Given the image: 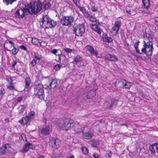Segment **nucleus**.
<instances>
[{
	"label": "nucleus",
	"instance_id": "f257e3e1",
	"mask_svg": "<svg viewBox=\"0 0 158 158\" xmlns=\"http://www.w3.org/2000/svg\"><path fill=\"white\" fill-rule=\"evenodd\" d=\"M32 4L34 10L33 11H31L30 12L31 13L35 12V14L40 11L43 6L45 9H49L51 6V3L48 2L46 3V0H35Z\"/></svg>",
	"mask_w": 158,
	"mask_h": 158
},
{
	"label": "nucleus",
	"instance_id": "f03ea898",
	"mask_svg": "<svg viewBox=\"0 0 158 158\" xmlns=\"http://www.w3.org/2000/svg\"><path fill=\"white\" fill-rule=\"evenodd\" d=\"M34 9L33 8V4L31 3L26 6L25 8H20L18 9L15 13V16L18 18H23L27 15V13L29 14H35V12L31 13V11H34Z\"/></svg>",
	"mask_w": 158,
	"mask_h": 158
},
{
	"label": "nucleus",
	"instance_id": "7ed1b4c3",
	"mask_svg": "<svg viewBox=\"0 0 158 158\" xmlns=\"http://www.w3.org/2000/svg\"><path fill=\"white\" fill-rule=\"evenodd\" d=\"M74 125L73 121L69 118H64L59 120V126L63 130L66 131L73 128Z\"/></svg>",
	"mask_w": 158,
	"mask_h": 158
},
{
	"label": "nucleus",
	"instance_id": "20e7f679",
	"mask_svg": "<svg viewBox=\"0 0 158 158\" xmlns=\"http://www.w3.org/2000/svg\"><path fill=\"white\" fill-rule=\"evenodd\" d=\"M41 22L43 24L44 23L46 29L53 28L57 24L56 21L48 17L47 15H44L43 16Z\"/></svg>",
	"mask_w": 158,
	"mask_h": 158
},
{
	"label": "nucleus",
	"instance_id": "39448f33",
	"mask_svg": "<svg viewBox=\"0 0 158 158\" xmlns=\"http://www.w3.org/2000/svg\"><path fill=\"white\" fill-rule=\"evenodd\" d=\"M44 88L43 85L40 83L35 84L34 86L35 94L41 100L44 99L45 97Z\"/></svg>",
	"mask_w": 158,
	"mask_h": 158
},
{
	"label": "nucleus",
	"instance_id": "423d86ee",
	"mask_svg": "<svg viewBox=\"0 0 158 158\" xmlns=\"http://www.w3.org/2000/svg\"><path fill=\"white\" fill-rule=\"evenodd\" d=\"M35 116V113L34 111L30 112L27 116L23 117L18 122L23 125H29L31 120L33 119Z\"/></svg>",
	"mask_w": 158,
	"mask_h": 158
},
{
	"label": "nucleus",
	"instance_id": "0eeeda50",
	"mask_svg": "<svg viewBox=\"0 0 158 158\" xmlns=\"http://www.w3.org/2000/svg\"><path fill=\"white\" fill-rule=\"evenodd\" d=\"M114 84L115 86L119 89L125 88L129 89L131 87V83L123 79L115 81Z\"/></svg>",
	"mask_w": 158,
	"mask_h": 158
},
{
	"label": "nucleus",
	"instance_id": "6e6552de",
	"mask_svg": "<svg viewBox=\"0 0 158 158\" xmlns=\"http://www.w3.org/2000/svg\"><path fill=\"white\" fill-rule=\"evenodd\" d=\"M74 20V18L72 16H64L60 19V23L63 26L70 27Z\"/></svg>",
	"mask_w": 158,
	"mask_h": 158
},
{
	"label": "nucleus",
	"instance_id": "1a4fd4ad",
	"mask_svg": "<svg viewBox=\"0 0 158 158\" xmlns=\"http://www.w3.org/2000/svg\"><path fill=\"white\" fill-rule=\"evenodd\" d=\"M85 31L84 24L83 23L79 25L76 28H74L73 29L74 33L76 35L81 36Z\"/></svg>",
	"mask_w": 158,
	"mask_h": 158
},
{
	"label": "nucleus",
	"instance_id": "9d476101",
	"mask_svg": "<svg viewBox=\"0 0 158 158\" xmlns=\"http://www.w3.org/2000/svg\"><path fill=\"white\" fill-rule=\"evenodd\" d=\"M61 143V142L60 140L53 138H50L49 141V144L50 146L56 149L60 147Z\"/></svg>",
	"mask_w": 158,
	"mask_h": 158
},
{
	"label": "nucleus",
	"instance_id": "9b49d317",
	"mask_svg": "<svg viewBox=\"0 0 158 158\" xmlns=\"http://www.w3.org/2000/svg\"><path fill=\"white\" fill-rule=\"evenodd\" d=\"M143 42L144 43L143 45V48L142 49L141 52L143 54H146L147 56H152L153 49L150 48L147 49L146 42L145 41H143Z\"/></svg>",
	"mask_w": 158,
	"mask_h": 158
},
{
	"label": "nucleus",
	"instance_id": "f8f14e48",
	"mask_svg": "<svg viewBox=\"0 0 158 158\" xmlns=\"http://www.w3.org/2000/svg\"><path fill=\"white\" fill-rule=\"evenodd\" d=\"M57 82L56 79H53L48 81L45 85L46 86V88L50 89L51 88H54L57 85Z\"/></svg>",
	"mask_w": 158,
	"mask_h": 158
},
{
	"label": "nucleus",
	"instance_id": "ddd939ff",
	"mask_svg": "<svg viewBox=\"0 0 158 158\" xmlns=\"http://www.w3.org/2000/svg\"><path fill=\"white\" fill-rule=\"evenodd\" d=\"M14 43L11 41L7 40L4 44L5 49L8 51H11L12 48H14Z\"/></svg>",
	"mask_w": 158,
	"mask_h": 158
},
{
	"label": "nucleus",
	"instance_id": "4468645a",
	"mask_svg": "<svg viewBox=\"0 0 158 158\" xmlns=\"http://www.w3.org/2000/svg\"><path fill=\"white\" fill-rule=\"evenodd\" d=\"M87 51H88L92 56H97L98 55V52L95 50L91 46L88 45L86 47Z\"/></svg>",
	"mask_w": 158,
	"mask_h": 158
},
{
	"label": "nucleus",
	"instance_id": "2eb2a0df",
	"mask_svg": "<svg viewBox=\"0 0 158 158\" xmlns=\"http://www.w3.org/2000/svg\"><path fill=\"white\" fill-rule=\"evenodd\" d=\"M105 58L107 60L111 61H115L118 60V58L114 55L109 54L106 55Z\"/></svg>",
	"mask_w": 158,
	"mask_h": 158
},
{
	"label": "nucleus",
	"instance_id": "dca6fc26",
	"mask_svg": "<svg viewBox=\"0 0 158 158\" xmlns=\"http://www.w3.org/2000/svg\"><path fill=\"white\" fill-rule=\"evenodd\" d=\"M117 104V101L115 99H112L111 103L109 105V107H108V108L111 109H113L116 107V106Z\"/></svg>",
	"mask_w": 158,
	"mask_h": 158
},
{
	"label": "nucleus",
	"instance_id": "f3484780",
	"mask_svg": "<svg viewBox=\"0 0 158 158\" xmlns=\"http://www.w3.org/2000/svg\"><path fill=\"white\" fill-rule=\"evenodd\" d=\"M102 38L104 41L108 43H111L113 41L112 39L110 37L108 36L107 34L103 35Z\"/></svg>",
	"mask_w": 158,
	"mask_h": 158
},
{
	"label": "nucleus",
	"instance_id": "a211bd4d",
	"mask_svg": "<svg viewBox=\"0 0 158 158\" xmlns=\"http://www.w3.org/2000/svg\"><path fill=\"white\" fill-rule=\"evenodd\" d=\"M92 28L94 30L97 32L99 35L101 34L102 30L98 26L95 24H92Z\"/></svg>",
	"mask_w": 158,
	"mask_h": 158
},
{
	"label": "nucleus",
	"instance_id": "6ab92c4d",
	"mask_svg": "<svg viewBox=\"0 0 158 158\" xmlns=\"http://www.w3.org/2000/svg\"><path fill=\"white\" fill-rule=\"evenodd\" d=\"M50 128L46 126L45 128L43 129L41 131V133L43 135H47L50 133Z\"/></svg>",
	"mask_w": 158,
	"mask_h": 158
},
{
	"label": "nucleus",
	"instance_id": "aec40b11",
	"mask_svg": "<svg viewBox=\"0 0 158 158\" xmlns=\"http://www.w3.org/2000/svg\"><path fill=\"white\" fill-rule=\"evenodd\" d=\"M142 2L144 7L148 9L150 6V0H142Z\"/></svg>",
	"mask_w": 158,
	"mask_h": 158
},
{
	"label": "nucleus",
	"instance_id": "412c9836",
	"mask_svg": "<svg viewBox=\"0 0 158 158\" xmlns=\"http://www.w3.org/2000/svg\"><path fill=\"white\" fill-rule=\"evenodd\" d=\"M156 148L155 147L154 143L151 144L149 146V150L151 153L153 155H155V154L156 152Z\"/></svg>",
	"mask_w": 158,
	"mask_h": 158
},
{
	"label": "nucleus",
	"instance_id": "4be33fe9",
	"mask_svg": "<svg viewBox=\"0 0 158 158\" xmlns=\"http://www.w3.org/2000/svg\"><path fill=\"white\" fill-rule=\"evenodd\" d=\"M95 95V92L94 90H91L89 91L87 94V98H91L94 97Z\"/></svg>",
	"mask_w": 158,
	"mask_h": 158
},
{
	"label": "nucleus",
	"instance_id": "5701e85b",
	"mask_svg": "<svg viewBox=\"0 0 158 158\" xmlns=\"http://www.w3.org/2000/svg\"><path fill=\"white\" fill-rule=\"evenodd\" d=\"M74 127L75 128L73 130L77 133L78 134L82 131V128L80 126L75 124Z\"/></svg>",
	"mask_w": 158,
	"mask_h": 158
},
{
	"label": "nucleus",
	"instance_id": "b1692460",
	"mask_svg": "<svg viewBox=\"0 0 158 158\" xmlns=\"http://www.w3.org/2000/svg\"><path fill=\"white\" fill-rule=\"evenodd\" d=\"M23 150L21 151L22 153H25L27 152L29 149V143H25L23 147Z\"/></svg>",
	"mask_w": 158,
	"mask_h": 158
},
{
	"label": "nucleus",
	"instance_id": "393cba45",
	"mask_svg": "<svg viewBox=\"0 0 158 158\" xmlns=\"http://www.w3.org/2000/svg\"><path fill=\"white\" fill-rule=\"evenodd\" d=\"M31 79L29 77H27L25 78V88L28 89L30 86V85L31 84Z\"/></svg>",
	"mask_w": 158,
	"mask_h": 158
},
{
	"label": "nucleus",
	"instance_id": "a878e982",
	"mask_svg": "<svg viewBox=\"0 0 158 158\" xmlns=\"http://www.w3.org/2000/svg\"><path fill=\"white\" fill-rule=\"evenodd\" d=\"M25 108V107L24 105H21L19 106L18 108L19 113L20 114H22L24 111Z\"/></svg>",
	"mask_w": 158,
	"mask_h": 158
},
{
	"label": "nucleus",
	"instance_id": "bb28decb",
	"mask_svg": "<svg viewBox=\"0 0 158 158\" xmlns=\"http://www.w3.org/2000/svg\"><path fill=\"white\" fill-rule=\"evenodd\" d=\"M31 42L33 44L35 45H37L38 43H40V45H41V42L40 43L38 39L36 38H32L31 40Z\"/></svg>",
	"mask_w": 158,
	"mask_h": 158
},
{
	"label": "nucleus",
	"instance_id": "cd10ccee",
	"mask_svg": "<svg viewBox=\"0 0 158 158\" xmlns=\"http://www.w3.org/2000/svg\"><path fill=\"white\" fill-rule=\"evenodd\" d=\"M84 135L86 139H89L90 138L93 136V134L92 133L90 132H87L84 133Z\"/></svg>",
	"mask_w": 158,
	"mask_h": 158
},
{
	"label": "nucleus",
	"instance_id": "c85d7f7f",
	"mask_svg": "<svg viewBox=\"0 0 158 158\" xmlns=\"http://www.w3.org/2000/svg\"><path fill=\"white\" fill-rule=\"evenodd\" d=\"M119 29L117 28L115 26H114L111 29V33H114L115 35H116L118 33Z\"/></svg>",
	"mask_w": 158,
	"mask_h": 158
},
{
	"label": "nucleus",
	"instance_id": "c756f323",
	"mask_svg": "<svg viewBox=\"0 0 158 158\" xmlns=\"http://www.w3.org/2000/svg\"><path fill=\"white\" fill-rule=\"evenodd\" d=\"M90 144L93 146L94 147H96L98 145L99 143L98 141L93 139L90 141Z\"/></svg>",
	"mask_w": 158,
	"mask_h": 158
},
{
	"label": "nucleus",
	"instance_id": "7c9ffc66",
	"mask_svg": "<svg viewBox=\"0 0 158 158\" xmlns=\"http://www.w3.org/2000/svg\"><path fill=\"white\" fill-rule=\"evenodd\" d=\"M121 23L120 20H118L115 22L114 26L119 29L121 26Z\"/></svg>",
	"mask_w": 158,
	"mask_h": 158
},
{
	"label": "nucleus",
	"instance_id": "2f4dec72",
	"mask_svg": "<svg viewBox=\"0 0 158 158\" xmlns=\"http://www.w3.org/2000/svg\"><path fill=\"white\" fill-rule=\"evenodd\" d=\"M121 23L120 20H118L115 22L114 26L119 29L121 26Z\"/></svg>",
	"mask_w": 158,
	"mask_h": 158
},
{
	"label": "nucleus",
	"instance_id": "473e14b6",
	"mask_svg": "<svg viewBox=\"0 0 158 158\" xmlns=\"http://www.w3.org/2000/svg\"><path fill=\"white\" fill-rule=\"evenodd\" d=\"M146 44L147 45V49L149 48H151V49H153L152 43L150 42L149 40V41L147 42H146Z\"/></svg>",
	"mask_w": 158,
	"mask_h": 158
},
{
	"label": "nucleus",
	"instance_id": "72a5a7b5",
	"mask_svg": "<svg viewBox=\"0 0 158 158\" xmlns=\"http://www.w3.org/2000/svg\"><path fill=\"white\" fill-rule=\"evenodd\" d=\"M4 3L8 5L9 4H11L14 2L16 1V0H3Z\"/></svg>",
	"mask_w": 158,
	"mask_h": 158
},
{
	"label": "nucleus",
	"instance_id": "f704fd0d",
	"mask_svg": "<svg viewBox=\"0 0 158 158\" xmlns=\"http://www.w3.org/2000/svg\"><path fill=\"white\" fill-rule=\"evenodd\" d=\"M6 87L7 89L11 90H13L15 89L13 83H10L8 85H6Z\"/></svg>",
	"mask_w": 158,
	"mask_h": 158
},
{
	"label": "nucleus",
	"instance_id": "c9c22d12",
	"mask_svg": "<svg viewBox=\"0 0 158 158\" xmlns=\"http://www.w3.org/2000/svg\"><path fill=\"white\" fill-rule=\"evenodd\" d=\"M81 60L82 59L81 57L79 55H77L74 58V61L75 62H79L81 61Z\"/></svg>",
	"mask_w": 158,
	"mask_h": 158
},
{
	"label": "nucleus",
	"instance_id": "e433bc0d",
	"mask_svg": "<svg viewBox=\"0 0 158 158\" xmlns=\"http://www.w3.org/2000/svg\"><path fill=\"white\" fill-rule=\"evenodd\" d=\"M82 151L83 153L85 155H87L89 152L88 149L85 147H83L82 148Z\"/></svg>",
	"mask_w": 158,
	"mask_h": 158
},
{
	"label": "nucleus",
	"instance_id": "4c0bfd02",
	"mask_svg": "<svg viewBox=\"0 0 158 158\" xmlns=\"http://www.w3.org/2000/svg\"><path fill=\"white\" fill-rule=\"evenodd\" d=\"M12 52V53L15 55H16L19 51V50L14 47V48H12V50H11Z\"/></svg>",
	"mask_w": 158,
	"mask_h": 158
},
{
	"label": "nucleus",
	"instance_id": "58836bf2",
	"mask_svg": "<svg viewBox=\"0 0 158 158\" xmlns=\"http://www.w3.org/2000/svg\"><path fill=\"white\" fill-rule=\"evenodd\" d=\"M62 66V65L59 64H57L55 65L54 67V69L56 71H58L60 69V67Z\"/></svg>",
	"mask_w": 158,
	"mask_h": 158
},
{
	"label": "nucleus",
	"instance_id": "ea45409f",
	"mask_svg": "<svg viewBox=\"0 0 158 158\" xmlns=\"http://www.w3.org/2000/svg\"><path fill=\"white\" fill-rule=\"evenodd\" d=\"M63 49L67 53H71L73 52L72 50L69 48H64Z\"/></svg>",
	"mask_w": 158,
	"mask_h": 158
},
{
	"label": "nucleus",
	"instance_id": "a19ab883",
	"mask_svg": "<svg viewBox=\"0 0 158 158\" xmlns=\"http://www.w3.org/2000/svg\"><path fill=\"white\" fill-rule=\"evenodd\" d=\"M58 59L57 60V61L58 62H59L61 60V58H60L61 57H63V58H64L65 59L66 58V57H65V56H64V55H63V54H61L60 55H59L58 56Z\"/></svg>",
	"mask_w": 158,
	"mask_h": 158
},
{
	"label": "nucleus",
	"instance_id": "79ce46f5",
	"mask_svg": "<svg viewBox=\"0 0 158 158\" xmlns=\"http://www.w3.org/2000/svg\"><path fill=\"white\" fill-rule=\"evenodd\" d=\"M35 57L34 58H35V60H40L41 58V56L37 54H35L34 55Z\"/></svg>",
	"mask_w": 158,
	"mask_h": 158
},
{
	"label": "nucleus",
	"instance_id": "37998d69",
	"mask_svg": "<svg viewBox=\"0 0 158 158\" xmlns=\"http://www.w3.org/2000/svg\"><path fill=\"white\" fill-rule=\"evenodd\" d=\"M6 152V150H5V149H4L3 148H0V155H3L5 154Z\"/></svg>",
	"mask_w": 158,
	"mask_h": 158
},
{
	"label": "nucleus",
	"instance_id": "c03bdc74",
	"mask_svg": "<svg viewBox=\"0 0 158 158\" xmlns=\"http://www.w3.org/2000/svg\"><path fill=\"white\" fill-rule=\"evenodd\" d=\"M36 60L35 58L31 62V64L32 67H33L36 64Z\"/></svg>",
	"mask_w": 158,
	"mask_h": 158
},
{
	"label": "nucleus",
	"instance_id": "a18cd8bd",
	"mask_svg": "<svg viewBox=\"0 0 158 158\" xmlns=\"http://www.w3.org/2000/svg\"><path fill=\"white\" fill-rule=\"evenodd\" d=\"M78 8H79L80 10L82 11L83 14L86 11L84 7L79 6Z\"/></svg>",
	"mask_w": 158,
	"mask_h": 158
},
{
	"label": "nucleus",
	"instance_id": "49530a36",
	"mask_svg": "<svg viewBox=\"0 0 158 158\" xmlns=\"http://www.w3.org/2000/svg\"><path fill=\"white\" fill-rule=\"evenodd\" d=\"M91 10L93 12H96L97 11L98 8L94 6H92L91 8Z\"/></svg>",
	"mask_w": 158,
	"mask_h": 158
},
{
	"label": "nucleus",
	"instance_id": "de8ad7c7",
	"mask_svg": "<svg viewBox=\"0 0 158 158\" xmlns=\"http://www.w3.org/2000/svg\"><path fill=\"white\" fill-rule=\"evenodd\" d=\"M90 20L92 22H96L97 20L94 17L92 16H91L90 17Z\"/></svg>",
	"mask_w": 158,
	"mask_h": 158
},
{
	"label": "nucleus",
	"instance_id": "09e8293b",
	"mask_svg": "<svg viewBox=\"0 0 158 158\" xmlns=\"http://www.w3.org/2000/svg\"><path fill=\"white\" fill-rule=\"evenodd\" d=\"M6 80H7V81L9 83V84H10V83H13L12 82L13 80L10 77L7 78H6Z\"/></svg>",
	"mask_w": 158,
	"mask_h": 158
},
{
	"label": "nucleus",
	"instance_id": "8fccbe9b",
	"mask_svg": "<svg viewBox=\"0 0 158 158\" xmlns=\"http://www.w3.org/2000/svg\"><path fill=\"white\" fill-rule=\"evenodd\" d=\"M19 48L23 50L24 51H26V52L27 51V50L25 46H24L23 45H21L20 46Z\"/></svg>",
	"mask_w": 158,
	"mask_h": 158
},
{
	"label": "nucleus",
	"instance_id": "3c124183",
	"mask_svg": "<svg viewBox=\"0 0 158 158\" xmlns=\"http://www.w3.org/2000/svg\"><path fill=\"white\" fill-rule=\"evenodd\" d=\"M21 137L22 139L24 141H27V138L25 137V135L24 134H22L21 135Z\"/></svg>",
	"mask_w": 158,
	"mask_h": 158
},
{
	"label": "nucleus",
	"instance_id": "603ef678",
	"mask_svg": "<svg viewBox=\"0 0 158 158\" xmlns=\"http://www.w3.org/2000/svg\"><path fill=\"white\" fill-rule=\"evenodd\" d=\"M84 14L85 16L87 18H88L90 17L89 14L87 11H86Z\"/></svg>",
	"mask_w": 158,
	"mask_h": 158
},
{
	"label": "nucleus",
	"instance_id": "864d4df0",
	"mask_svg": "<svg viewBox=\"0 0 158 158\" xmlns=\"http://www.w3.org/2000/svg\"><path fill=\"white\" fill-rule=\"evenodd\" d=\"M140 42L138 40L137 42H135L134 44V47L135 49L138 48V45Z\"/></svg>",
	"mask_w": 158,
	"mask_h": 158
},
{
	"label": "nucleus",
	"instance_id": "5fc2aeb1",
	"mask_svg": "<svg viewBox=\"0 0 158 158\" xmlns=\"http://www.w3.org/2000/svg\"><path fill=\"white\" fill-rule=\"evenodd\" d=\"M144 38H147L148 40H149L150 38V35L149 34H146L145 35H144Z\"/></svg>",
	"mask_w": 158,
	"mask_h": 158
},
{
	"label": "nucleus",
	"instance_id": "6e6d98bb",
	"mask_svg": "<svg viewBox=\"0 0 158 158\" xmlns=\"http://www.w3.org/2000/svg\"><path fill=\"white\" fill-rule=\"evenodd\" d=\"M29 148L31 149H35V146L33 145L31 143H29Z\"/></svg>",
	"mask_w": 158,
	"mask_h": 158
},
{
	"label": "nucleus",
	"instance_id": "4d7b16f0",
	"mask_svg": "<svg viewBox=\"0 0 158 158\" xmlns=\"http://www.w3.org/2000/svg\"><path fill=\"white\" fill-rule=\"evenodd\" d=\"M155 145V147L156 148V152L158 153V143H154Z\"/></svg>",
	"mask_w": 158,
	"mask_h": 158
},
{
	"label": "nucleus",
	"instance_id": "13d9d810",
	"mask_svg": "<svg viewBox=\"0 0 158 158\" xmlns=\"http://www.w3.org/2000/svg\"><path fill=\"white\" fill-rule=\"evenodd\" d=\"M5 92V91L4 89H2L0 90V94L1 95H3Z\"/></svg>",
	"mask_w": 158,
	"mask_h": 158
},
{
	"label": "nucleus",
	"instance_id": "bf43d9fd",
	"mask_svg": "<svg viewBox=\"0 0 158 158\" xmlns=\"http://www.w3.org/2000/svg\"><path fill=\"white\" fill-rule=\"evenodd\" d=\"M17 63V62L13 60L12 62V68H14L15 65Z\"/></svg>",
	"mask_w": 158,
	"mask_h": 158
},
{
	"label": "nucleus",
	"instance_id": "052dcab7",
	"mask_svg": "<svg viewBox=\"0 0 158 158\" xmlns=\"http://www.w3.org/2000/svg\"><path fill=\"white\" fill-rule=\"evenodd\" d=\"M136 50V52L137 53H138L139 54L143 55V54L142 53V52H139V50L138 48L135 49Z\"/></svg>",
	"mask_w": 158,
	"mask_h": 158
},
{
	"label": "nucleus",
	"instance_id": "680f3d73",
	"mask_svg": "<svg viewBox=\"0 0 158 158\" xmlns=\"http://www.w3.org/2000/svg\"><path fill=\"white\" fill-rule=\"evenodd\" d=\"M57 52V50L56 49H53L52 51L51 52L53 53V54L56 55V53Z\"/></svg>",
	"mask_w": 158,
	"mask_h": 158
},
{
	"label": "nucleus",
	"instance_id": "e2e57ef3",
	"mask_svg": "<svg viewBox=\"0 0 158 158\" xmlns=\"http://www.w3.org/2000/svg\"><path fill=\"white\" fill-rule=\"evenodd\" d=\"M23 97L21 96H20L19 97V98H18L17 101L18 102H20L23 99Z\"/></svg>",
	"mask_w": 158,
	"mask_h": 158
},
{
	"label": "nucleus",
	"instance_id": "0e129e2a",
	"mask_svg": "<svg viewBox=\"0 0 158 158\" xmlns=\"http://www.w3.org/2000/svg\"><path fill=\"white\" fill-rule=\"evenodd\" d=\"M93 156L94 158H98L99 156L98 154L94 153L93 154Z\"/></svg>",
	"mask_w": 158,
	"mask_h": 158
},
{
	"label": "nucleus",
	"instance_id": "69168bd1",
	"mask_svg": "<svg viewBox=\"0 0 158 158\" xmlns=\"http://www.w3.org/2000/svg\"><path fill=\"white\" fill-rule=\"evenodd\" d=\"M46 121H47V119H46V118H44L43 119V121L44 123L45 124H46L47 123Z\"/></svg>",
	"mask_w": 158,
	"mask_h": 158
},
{
	"label": "nucleus",
	"instance_id": "338daca9",
	"mask_svg": "<svg viewBox=\"0 0 158 158\" xmlns=\"http://www.w3.org/2000/svg\"><path fill=\"white\" fill-rule=\"evenodd\" d=\"M2 148H3L4 149H5V150H6V144H5L3 145L2 147Z\"/></svg>",
	"mask_w": 158,
	"mask_h": 158
},
{
	"label": "nucleus",
	"instance_id": "774afa93",
	"mask_svg": "<svg viewBox=\"0 0 158 158\" xmlns=\"http://www.w3.org/2000/svg\"><path fill=\"white\" fill-rule=\"evenodd\" d=\"M67 158H74L73 155H71V156L67 157Z\"/></svg>",
	"mask_w": 158,
	"mask_h": 158
}]
</instances>
